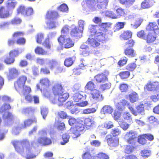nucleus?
<instances>
[{
	"mask_svg": "<svg viewBox=\"0 0 159 159\" xmlns=\"http://www.w3.org/2000/svg\"><path fill=\"white\" fill-rule=\"evenodd\" d=\"M98 28L97 25H91L89 30L92 35L94 36L95 38H89L88 39V43L93 48H96L100 45V42L106 40L107 38V32L109 28L107 23H102Z\"/></svg>",
	"mask_w": 159,
	"mask_h": 159,
	"instance_id": "nucleus-1",
	"label": "nucleus"
},
{
	"mask_svg": "<svg viewBox=\"0 0 159 159\" xmlns=\"http://www.w3.org/2000/svg\"><path fill=\"white\" fill-rule=\"evenodd\" d=\"M97 5L95 6L93 4L95 0H83L81 5L84 10L88 8L89 10L92 11H97L103 13L105 10L107 9L109 0H96Z\"/></svg>",
	"mask_w": 159,
	"mask_h": 159,
	"instance_id": "nucleus-2",
	"label": "nucleus"
},
{
	"mask_svg": "<svg viewBox=\"0 0 159 159\" xmlns=\"http://www.w3.org/2000/svg\"><path fill=\"white\" fill-rule=\"evenodd\" d=\"M52 93L54 97L52 100L53 103L58 102L60 105L65 102L69 97V94L64 91L62 84L60 83L55 84L52 88Z\"/></svg>",
	"mask_w": 159,
	"mask_h": 159,
	"instance_id": "nucleus-3",
	"label": "nucleus"
},
{
	"mask_svg": "<svg viewBox=\"0 0 159 159\" xmlns=\"http://www.w3.org/2000/svg\"><path fill=\"white\" fill-rule=\"evenodd\" d=\"M11 143L14 146L15 150L19 153L24 152V149L26 152L31 151V148L35 146H38L39 144L37 143L34 140L31 141L30 143L27 139H23L21 141L15 140L11 142Z\"/></svg>",
	"mask_w": 159,
	"mask_h": 159,
	"instance_id": "nucleus-4",
	"label": "nucleus"
},
{
	"mask_svg": "<svg viewBox=\"0 0 159 159\" xmlns=\"http://www.w3.org/2000/svg\"><path fill=\"white\" fill-rule=\"evenodd\" d=\"M68 123L70 125L73 126L70 129L71 133L73 134V138H76L79 136L80 135V133L84 129L83 120L82 118L76 119L71 117L69 118Z\"/></svg>",
	"mask_w": 159,
	"mask_h": 159,
	"instance_id": "nucleus-5",
	"label": "nucleus"
},
{
	"mask_svg": "<svg viewBox=\"0 0 159 159\" xmlns=\"http://www.w3.org/2000/svg\"><path fill=\"white\" fill-rule=\"evenodd\" d=\"M1 98L2 102L5 103L0 108V114H3L2 118L3 120H7L9 122L12 121L14 119L13 115L11 113L7 111V110L10 109L11 107L9 104L6 103L10 102L11 98L5 95L2 96Z\"/></svg>",
	"mask_w": 159,
	"mask_h": 159,
	"instance_id": "nucleus-6",
	"label": "nucleus"
},
{
	"mask_svg": "<svg viewBox=\"0 0 159 159\" xmlns=\"http://www.w3.org/2000/svg\"><path fill=\"white\" fill-rule=\"evenodd\" d=\"M27 80V77L25 75H22L19 76L16 81L14 82V88L18 93L20 92L25 94L31 92L30 87L29 86L25 85Z\"/></svg>",
	"mask_w": 159,
	"mask_h": 159,
	"instance_id": "nucleus-7",
	"label": "nucleus"
},
{
	"mask_svg": "<svg viewBox=\"0 0 159 159\" xmlns=\"http://www.w3.org/2000/svg\"><path fill=\"white\" fill-rule=\"evenodd\" d=\"M39 83L41 86V88L39 84L36 85L38 89H40L45 96H48L50 95V89L49 87L51 86V84L49 79L47 78H43L41 79Z\"/></svg>",
	"mask_w": 159,
	"mask_h": 159,
	"instance_id": "nucleus-8",
	"label": "nucleus"
},
{
	"mask_svg": "<svg viewBox=\"0 0 159 159\" xmlns=\"http://www.w3.org/2000/svg\"><path fill=\"white\" fill-rule=\"evenodd\" d=\"M38 134L41 136L38 138L37 143L43 146H46L49 145L52 143L50 139L45 137L47 134V132L45 130H40L39 131Z\"/></svg>",
	"mask_w": 159,
	"mask_h": 159,
	"instance_id": "nucleus-9",
	"label": "nucleus"
},
{
	"mask_svg": "<svg viewBox=\"0 0 159 159\" xmlns=\"http://www.w3.org/2000/svg\"><path fill=\"white\" fill-rule=\"evenodd\" d=\"M59 44L64 45L65 48H69L74 45V42L70 38H66L65 35H61L57 39Z\"/></svg>",
	"mask_w": 159,
	"mask_h": 159,
	"instance_id": "nucleus-10",
	"label": "nucleus"
},
{
	"mask_svg": "<svg viewBox=\"0 0 159 159\" xmlns=\"http://www.w3.org/2000/svg\"><path fill=\"white\" fill-rule=\"evenodd\" d=\"M89 98L96 103L102 101L103 99V97L100 92L97 89H94L90 92Z\"/></svg>",
	"mask_w": 159,
	"mask_h": 159,
	"instance_id": "nucleus-11",
	"label": "nucleus"
},
{
	"mask_svg": "<svg viewBox=\"0 0 159 159\" xmlns=\"http://www.w3.org/2000/svg\"><path fill=\"white\" fill-rule=\"evenodd\" d=\"M144 89L145 90L149 92H159V82L149 81L145 85Z\"/></svg>",
	"mask_w": 159,
	"mask_h": 159,
	"instance_id": "nucleus-12",
	"label": "nucleus"
},
{
	"mask_svg": "<svg viewBox=\"0 0 159 159\" xmlns=\"http://www.w3.org/2000/svg\"><path fill=\"white\" fill-rule=\"evenodd\" d=\"M24 34L23 32L22 31L15 32L12 35L14 39L18 38L16 40V43L19 45H24L26 43L25 39L22 37Z\"/></svg>",
	"mask_w": 159,
	"mask_h": 159,
	"instance_id": "nucleus-13",
	"label": "nucleus"
},
{
	"mask_svg": "<svg viewBox=\"0 0 159 159\" xmlns=\"http://www.w3.org/2000/svg\"><path fill=\"white\" fill-rule=\"evenodd\" d=\"M94 79L98 84L103 83L108 81V75L104 73H100L94 76Z\"/></svg>",
	"mask_w": 159,
	"mask_h": 159,
	"instance_id": "nucleus-14",
	"label": "nucleus"
},
{
	"mask_svg": "<svg viewBox=\"0 0 159 159\" xmlns=\"http://www.w3.org/2000/svg\"><path fill=\"white\" fill-rule=\"evenodd\" d=\"M20 95H22L25 96V98L26 101L29 103H32L33 101L35 103H39V97L36 95L33 96L29 93H28L24 94L20 92L18 93Z\"/></svg>",
	"mask_w": 159,
	"mask_h": 159,
	"instance_id": "nucleus-15",
	"label": "nucleus"
},
{
	"mask_svg": "<svg viewBox=\"0 0 159 159\" xmlns=\"http://www.w3.org/2000/svg\"><path fill=\"white\" fill-rule=\"evenodd\" d=\"M106 139L108 144L113 147H116L119 144V139L114 138L110 134H108L106 136Z\"/></svg>",
	"mask_w": 159,
	"mask_h": 159,
	"instance_id": "nucleus-16",
	"label": "nucleus"
},
{
	"mask_svg": "<svg viewBox=\"0 0 159 159\" xmlns=\"http://www.w3.org/2000/svg\"><path fill=\"white\" fill-rule=\"evenodd\" d=\"M8 71L9 74L7 75V78L9 80L15 79L20 73L18 70L15 67L9 69Z\"/></svg>",
	"mask_w": 159,
	"mask_h": 159,
	"instance_id": "nucleus-17",
	"label": "nucleus"
},
{
	"mask_svg": "<svg viewBox=\"0 0 159 159\" xmlns=\"http://www.w3.org/2000/svg\"><path fill=\"white\" fill-rule=\"evenodd\" d=\"M125 137L127 138V142L131 144L134 142V139L137 138V134L135 132L131 130L126 133Z\"/></svg>",
	"mask_w": 159,
	"mask_h": 159,
	"instance_id": "nucleus-18",
	"label": "nucleus"
},
{
	"mask_svg": "<svg viewBox=\"0 0 159 159\" xmlns=\"http://www.w3.org/2000/svg\"><path fill=\"white\" fill-rule=\"evenodd\" d=\"M80 54L83 57H87L91 53L89 46L85 44H82L80 48Z\"/></svg>",
	"mask_w": 159,
	"mask_h": 159,
	"instance_id": "nucleus-19",
	"label": "nucleus"
},
{
	"mask_svg": "<svg viewBox=\"0 0 159 159\" xmlns=\"http://www.w3.org/2000/svg\"><path fill=\"white\" fill-rule=\"evenodd\" d=\"M156 37L155 33L150 32L146 35L144 39L146 40L147 43L150 44L153 43L156 40Z\"/></svg>",
	"mask_w": 159,
	"mask_h": 159,
	"instance_id": "nucleus-20",
	"label": "nucleus"
},
{
	"mask_svg": "<svg viewBox=\"0 0 159 159\" xmlns=\"http://www.w3.org/2000/svg\"><path fill=\"white\" fill-rule=\"evenodd\" d=\"M83 31L77 26L71 29L70 32L71 36L72 37L80 38L81 37Z\"/></svg>",
	"mask_w": 159,
	"mask_h": 159,
	"instance_id": "nucleus-21",
	"label": "nucleus"
},
{
	"mask_svg": "<svg viewBox=\"0 0 159 159\" xmlns=\"http://www.w3.org/2000/svg\"><path fill=\"white\" fill-rule=\"evenodd\" d=\"M83 120V124L88 128H93L95 126V122L90 118H82Z\"/></svg>",
	"mask_w": 159,
	"mask_h": 159,
	"instance_id": "nucleus-22",
	"label": "nucleus"
},
{
	"mask_svg": "<svg viewBox=\"0 0 159 159\" xmlns=\"http://www.w3.org/2000/svg\"><path fill=\"white\" fill-rule=\"evenodd\" d=\"M132 32L130 30L124 31L120 35V38L121 40H127L132 38Z\"/></svg>",
	"mask_w": 159,
	"mask_h": 159,
	"instance_id": "nucleus-23",
	"label": "nucleus"
},
{
	"mask_svg": "<svg viewBox=\"0 0 159 159\" xmlns=\"http://www.w3.org/2000/svg\"><path fill=\"white\" fill-rule=\"evenodd\" d=\"M154 3L153 0H144L141 3V8L144 9L149 8L153 5Z\"/></svg>",
	"mask_w": 159,
	"mask_h": 159,
	"instance_id": "nucleus-24",
	"label": "nucleus"
},
{
	"mask_svg": "<svg viewBox=\"0 0 159 159\" xmlns=\"http://www.w3.org/2000/svg\"><path fill=\"white\" fill-rule=\"evenodd\" d=\"M37 120L35 117H34L33 119H28L24 120V125H22L20 127V129H24L27 127L30 126L33 123H36Z\"/></svg>",
	"mask_w": 159,
	"mask_h": 159,
	"instance_id": "nucleus-25",
	"label": "nucleus"
},
{
	"mask_svg": "<svg viewBox=\"0 0 159 159\" xmlns=\"http://www.w3.org/2000/svg\"><path fill=\"white\" fill-rule=\"evenodd\" d=\"M124 53L129 57H135L136 54L134 49L132 48L127 47L124 50Z\"/></svg>",
	"mask_w": 159,
	"mask_h": 159,
	"instance_id": "nucleus-26",
	"label": "nucleus"
},
{
	"mask_svg": "<svg viewBox=\"0 0 159 159\" xmlns=\"http://www.w3.org/2000/svg\"><path fill=\"white\" fill-rule=\"evenodd\" d=\"M59 15L57 11H48L46 14V18L48 20H54Z\"/></svg>",
	"mask_w": 159,
	"mask_h": 159,
	"instance_id": "nucleus-27",
	"label": "nucleus"
},
{
	"mask_svg": "<svg viewBox=\"0 0 159 159\" xmlns=\"http://www.w3.org/2000/svg\"><path fill=\"white\" fill-rule=\"evenodd\" d=\"M10 16L9 11L4 7H2L0 8V18H7Z\"/></svg>",
	"mask_w": 159,
	"mask_h": 159,
	"instance_id": "nucleus-28",
	"label": "nucleus"
},
{
	"mask_svg": "<svg viewBox=\"0 0 159 159\" xmlns=\"http://www.w3.org/2000/svg\"><path fill=\"white\" fill-rule=\"evenodd\" d=\"M147 28L149 31H153L154 33H156V31H159L158 26L156 22H149L147 26Z\"/></svg>",
	"mask_w": 159,
	"mask_h": 159,
	"instance_id": "nucleus-29",
	"label": "nucleus"
},
{
	"mask_svg": "<svg viewBox=\"0 0 159 159\" xmlns=\"http://www.w3.org/2000/svg\"><path fill=\"white\" fill-rule=\"evenodd\" d=\"M75 59V56H73L66 58L64 61V65L68 67L71 66L74 64Z\"/></svg>",
	"mask_w": 159,
	"mask_h": 159,
	"instance_id": "nucleus-30",
	"label": "nucleus"
},
{
	"mask_svg": "<svg viewBox=\"0 0 159 159\" xmlns=\"http://www.w3.org/2000/svg\"><path fill=\"white\" fill-rule=\"evenodd\" d=\"M127 101L125 100L124 99L119 102H118L116 105V107L117 110L119 111H123L124 110L125 108V106L127 104Z\"/></svg>",
	"mask_w": 159,
	"mask_h": 159,
	"instance_id": "nucleus-31",
	"label": "nucleus"
},
{
	"mask_svg": "<svg viewBox=\"0 0 159 159\" xmlns=\"http://www.w3.org/2000/svg\"><path fill=\"white\" fill-rule=\"evenodd\" d=\"M119 3L126 8H129L133 6L135 0H118Z\"/></svg>",
	"mask_w": 159,
	"mask_h": 159,
	"instance_id": "nucleus-32",
	"label": "nucleus"
},
{
	"mask_svg": "<svg viewBox=\"0 0 159 159\" xmlns=\"http://www.w3.org/2000/svg\"><path fill=\"white\" fill-rule=\"evenodd\" d=\"M96 85L92 81H90L87 82L84 89L85 90L90 91V92L95 89Z\"/></svg>",
	"mask_w": 159,
	"mask_h": 159,
	"instance_id": "nucleus-33",
	"label": "nucleus"
},
{
	"mask_svg": "<svg viewBox=\"0 0 159 159\" xmlns=\"http://www.w3.org/2000/svg\"><path fill=\"white\" fill-rule=\"evenodd\" d=\"M130 101L131 103L137 102L139 99V96L137 93L135 92H132L129 95Z\"/></svg>",
	"mask_w": 159,
	"mask_h": 159,
	"instance_id": "nucleus-34",
	"label": "nucleus"
},
{
	"mask_svg": "<svg viewBox=\"0 0 159 159\" xmlns=\"http://www.w3.org/2000/svg\"><path fill=\"white\" fill-rule=\"evenodd\" d=\"M113 109L111 106L108 105L104 106L101 109V112L104 114H111L113 111Z\"/></svg>",
	"mask_w": 159,
	"mask_h": 159,
	"instance_id": "nucleus-35",
	"label": "nucleus"
},
{
	"mask_svg": "<svg viewBox=\"0 0 159 159\" xmlns=\"http://www.w3.org/2000/svg\"><path fill=\"white\" fill-rule=\"evenodd\" d=\"M135 108L136 110L134 112L135 116H136L138 114H141L144 111V107L143 104H140L137 105Z\"/></svg>",
	"mask_w": 159,
	"mask_h": 159,
	"instance_id": "nucleus-36",
	"label": "nucleus"
},
{
	"mask_svg": "<svg viewBox=\"0 0 159 159\" xmlns=\"http://www.w3.org/2000/svg\"><path fill=\"white\" fill-rule=\"evenodd\" d=\"M34 52L36 54L41 55H46L47 54V52L43 48L38 46L34 49Z\"/></svg>",
	"mask_w": 159,
	"mask_h": 159,
	"instance_id": "nucleus-37",
	"label": "nucleus"
},
{
	"mask_svg": "<svg viewBox=\"0 0 159 159\" xmlns=\"http://www.w3.org/2000/svg\"><path fill=\"white\" fill-rule=\"evenodd\" d=\"M15 61V58L9 55L7 56L4 59V62L7 65H11L14 63Z\"/></svg>",
	"mask_w": 159,
	"mask_h": 159,
	"instance_id": "nucleus-38",
	"label": "nucleus"
},
{
	"mask_svg": "<svg viewBox=\"0 0 159 159\" xmlns=\"http://www.w3.org/2000/svg\"><path fill=\"white\" fill-rule=\"evenodd\" d=\"M116 12L115 19L120 18L124 16L125 14L124 9L121 8H117L116 10Z\"/></svg>",
	"mask_w": 159,
	"mask_h": 159,
	"instance_id": "nucleus-39",
	"label": "nucleus"
},
{
	"mask_svg": "<svg viewBox=\"0 0 159 159\" xmlns=\"http://www.w3.org/2000/svg\"><path fill=\"white\" fill-rule=\"evenodd\" d=\"M21 53L18 48L15 49L11 50L9 52V55L14 58L18 57Z\"/></svg>",
	"mask_w": 159,
	"mask_h": 159,
	"instance_id": "nucleus-40",
	"label": "nucleus"
},
{
	"mask_svg": "<svg viewBox=\"0 0 159 159\" xmlns=\"http://www.w3.org/2000/svg\"><path fill=\"white\" fill-rule=\"evenodd\" d=\"M84 97L83 95L79 93H75L73 96V99L75 102L81 101L83 99Z\"/></svg>",
	"mask_w": 159,
	"mask_h": 159,
	"instance_id": "nucleus-41",
	"label": "nucleus"
},
{
	"mask_svg": "<svg viewBox=\"0 0 159 159\" xmlns=\"http://www.w3.org/2000/svg\"><path fill=\"white\" fill-rule=\"evenodd\" d=\"M111 86V84L110 82L100 84L99 87V90L102 91L107 90L110 89Z\"/></svg>",
	"mask_w": 159,
	"mask_h": 159,
	"instance_id": "nucleus-42",
	"label": "nucleus"
},
{
	"mask_svg": "<svg viewBox=\"0 0 159 159\" xmlns=\"http://www.w3.org/2000/svg\"><path fill=\"white\" fill-rule=\"evenodd\" d=\"M17 3V2L15 0H9L7 3V6L10 9H14Z\"/></svg>",
	"mask_w": 159,
	"mask_h": 159,
	"instance_id": "nucleus-43",
	"label": "nucleus"
},
{
	"mask_svg": "<svg viewBox=\"0 0 159 159\" xmlns=\"http://www.w3.org/2000/svg\"><path fill=\"white\" fill-rule=\"evenodd\" d=\"M136 148L135 146L132 145H127L126 146L124 152L127 154H129L132 152Z\"/></svg>",
	"mask_w": 159,
	"mask_h": 159,
	"instance_id": "nucleus-44",
	"label": "nucleus"
},
{
	"mask_svg": "<svg viewBox=\"0 0 159 159\" xmlns=\"http://www.w3.org/2000/svg\"><path fill=\"white\" fill-rule=\"evenodd\" d=\"M118 75L121 79H127L129 77L130 73L128 71H125L120 72Z\"/></svg>",
	"mask_w": 159,
	"mask_h": 159,
	"instance_id": "nucleus-45",
	"label": "nucleus"
},
{
	"mask_svg": "<svg viewBox=\"0 0 159 159\" xmlns=\"http://www.w3.org/2000/svg\"><path fill=\"white\" fill-rule=\"evenodd\" d=\"M138 142L140 144L144 145L147 143V140L144 134L138 136Z\"/></svg>",
	"mask_w": 159,
	"mask_h": 159,
	"instance_id": "nucleus-46",
	"label": "nucleus"
},
{
	"mask_svg": "<svg viewBox=\"0 0 159 159\" xmlns=\"http://www.w3.org/2000/svg\"><path fill=\"white\" fill-rule=\"evenodd\" d=\"M125 24V22H118L117 23L114 27L115 31H118L124 28Z\"/></svg>",
	"mask_w": 159,
	"mask_h": 159,
	"instance_id": "nucleus-47",
	"label": "nucleus"
},
{
	"mask_svg": "<svg viewBox=\"0 0 159 159\" xmlns=\"http://www.w3.org/2000/svg\"><path fill=\"white\" fill-rule=\"evenodd\" d=\"M96 110L94 108H87L84 109L82 111V113L87 115L95 112Z\"/></svg>",
	"mask_w": 159,
	"mask_h": 159,
	"instance_id": "nucleus-48",
	"label": "nucleus"
},
{
	"mask_svg": "<svg viewBox=\"0 0 159 159\" xmlns=\"http://www.w3.org/2000/svg\"><path fill=\"white\" fill-rule=\"evenodd\" d=\"M26 8V7L24 5H21L19 6L16 10L17 14H21L24 16Z\"/></svg>",
	"mask_w": 159,
	"mask_h": 159,
	"instance_id": "nucleus-49",
	"label": "nucleus"
},
{
	"mask_svg": "<svg viewBox=\"0 0 159 159\" xmlns=\"http://www.w3.org/2000/svg\"><path fill=\"white\" fill-rule=\"evenodd\" d=\"M104 128L108 129H111L114 127V124L111 121H107L105 122L103 124Z\"/></svg>",
	"mask_w": 159,
	"mask_h": 159,
	"instance_id": "nucleus-50",
	"label": "nucleus"
},
{
	"mask_svg": "<svg viewBox=\"0 0 159 159\" xmlns=\"http://www.w3.org/2000/svg\"><path fill=\"white\" fill-rule=\"evenodd\" d=\"M34 10L31 7L26 8L24 16H30L33 14Z\"/></svg>",
	"mask_w": 159,
	"mask_h": 159,
	"instance_id": "nucleus-51",
	"label": "nucleus"
},
{
	"mask_svg": "<svg viewBox=\"0 0 159 159\" xmlns=\"http://www.w3.org/2000/svg\"><path fill=\"white\" fill-rule=\"evenodd\" d=\"M11 22L13 25H17L21 23L22 20L18 17H15L11 20Z\"/></svg>",
	"mask_w": 159,
	"mask_h": 159,
	"instance_id": "nucleus-52",
	"label": "nucleus"
},
{
	"mask_svg": "<svg viewBox=\"0 0 159 159\" xmlns=\"http://www.w3.org/2000/svg\"><path fill=\"white\" fill-rule=\"evenodd\" d=\"M69 138L70 136L68 134L66 133L63 134L62 136V138L63 141H61L60 143L61 145L65 144L69 141Z\"/></svg>",
	"mask_w": 159,
	"mask_h": 159,
	"instance_id": "nucleus-53",
	"label": "nucleus"
},
{
	"mask_svg": "<svg viewBox=\"0 0 159 159\" xmlns=\"http://www.w3.org/2000/svg\"><path fill=\"white\" fill-rule=\"evenodd\" d=\"M128 85L125 83L121 84L119 86V89L121 92H126L128 90Z\"/></svg>",
	"mask_w": 159,
	"mask_h": 159,
	"instance_id": "nucleus-54",
	"label": "nucleus"
},
{
	"mask_svg": "<svg viewBox=\"0 0 159 159\" xmlns=\"http://www.w3.org/2000/svg\"><path fill=\"white\" fill-rule=\"evenodd\" d=\"M34 111V109L31 107H28L23 109L22 112L25 114H29L30 113H33Z\"/></svg>",
	"mask_w": 159,
	"mask_h": 159,
	"instance_id": "nucleus-55",
	"label": "nucleus"
},
{
	"mask_svg": "<svg viewBox=\"0 0 159 159\" xmlns=\"http://www.w3.org/2000/svg\"><path fill=\"white\" fill-rule=\"evenodd\" d=\"M57 64V62L56 60L55 59H52L49 61L48 65L50 69H53L56 65Z\"/></svg>",
	"mask_w": 159,
	"mask_h": 159,
	"instance_id": "nucleus-56",
	"label": "nucleus"
},
{
	"mask_svg": "<svg viewBox=\"0 0 159 159\" xmlns=\"http://www.w3.org/2000/svg\"><path fill=\"white\" fill-rule=\"evenodd\" d=\"M57 9L62 12H67L68 10V8L67 6L65 3L61 5L58 7Z\"/></svg>",
	"mask_w": 159,
	"mask_h": 159,
	"instance_id": "nucleus-57",
	"label": "nucleus"
},
{
	"mask_svg": "<svg viewBox=\"0 0 159 159\" xmlns=\"http://www.w3.org/2000/svg\"><path fill=\"white\" fill-rule=\"evenodd\" d=\"M43 39L44 36L43 34L38 33L37 34L36 37V41L38 43L41 44Z\"/></svg>",
	"mask_w": 159,
	"mask_h": 159,
	"instance_id": "nucleus-58",
	"label": "nucleus"
},
{
	"mask_svg": "<svg viewBox=\"0 0 159 159\" xmlns=\"http://www.w3.org/2000/svg\"><path fill=\"white\" fill-rule=\"evenodd\" d=\"M98 159H109L108 156L102 152H100L96 156Z\"/></svg>",
	"mask_w": 159,
	"mask_h": 159,
	"instance_id": "nucleus-59",
	"label": "nucleus"
},
{
	"mask_svg": "<svg viewBox=\"0 0 159 159\" xmlns=\"http://www.w3.org/2000/svg\"><path fill=\"white\" fill-rule=\"evenodd\" d=\"M135 41L133 39H130L125 43V45L127 47L132 48L134 45Z\"/></svg>",
	"mask_w": 159,
	"mask_h": 159,
	"instance_id": "nucleus-60",
	"label": "nucleus"
},
{
	"mask_svg": "<svg viewBox=\"0 0 159 159\" xmlns=\"http://www.w3.org/2000/svg\"><path fill=\"white\" fill-rule=\"evenodd\" d=\"M57 115L60 118L64 119L68 117L66 113L63 111H60L57 113Z\"/></svg>",
	"mask_w": 159,
	"mask_h": 159,
	"instance_id": "nucleus-61",
	"label": "nucleus"
},
{
	"mask_svg": "<svg viewBox=\"0 0 159 159\" xmlns=\"http://www.w3.org/2000/svg\"><path fill=\"white\" fill-rule=\"evenodd\" d=\"M42 45L48 49H50L51 45L50 43L49 39L48 38H46L42 43Z\"/></svg>",
	"mask_w": 159,
	"mask_h": 159,
	"instance_id": "nucleus-62",
	"label": "nucleus"
},
{
	"mask_svg": "<svg viewBox=\"0 0 159 159\" xmlns=\"http://www.w3.org/2000/svg\"><path fill=\"white\" fill-rule=\"evenodd\" d=\"M121 133L120 130L118 128H114L112 129L111 132V134L113 136H118Z\"/></svg>",
	"mask_w": 159,
	"mask_h": 159,
	"instance_id": "nucleus-63",
	"label": "nucleus"
},
{
	"mask_svg": "<svg viewBox=\"0 0 159 159\" xmlns=\"http://www.w3.org/2000/svg\"><path fill=\"white\" fill-rule=\"evenodd\" d=\"M136 65L134 63L129 64L126 66V69L129 71H133L136 67Z\"/></svg>",
	"mask_w": 159,
	"mask_h": 159,
	"instance_id": "nucleus-64",
	"label": "nucleus"
}]
</instances>
